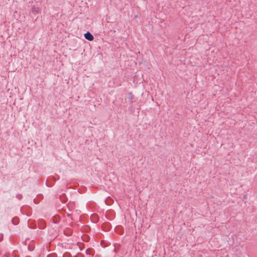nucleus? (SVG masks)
Returning a JSON list of instances; mask_svg holds the SVG:
<instances>
[{
    "instance_id": "nucleus-7",
    "label": "nucleus",
    "mask_w": 257,
    "mask_h": 257,
    "mask_svg": "<svg viewBox=\"0 0 257 257\" xmlns=\"http://www.w3.org/2000/svg\"><path fill=\"white\" fill-rule=\"evenodd\" d=\"M82 246V243H81V250H82V249H83Z\"/></svg>"
},
{
    "instance_id": "nucleus-9",
    "label": "nucleus",
    "mask_w": 257,
    "mask_h": 257,
    "mask_svg": "<svg viewBox=\"0 0 257 257\" xmlns=\"http://www.w3.org/2000/svg\"><path fill=\"white\" fill-rule=\"evenodd\" d=\"M14 219L12 220V221H13V223L15 224V223L14 222Z\"/></svg>"
},
{
    "instance_id": "nucleus-6",
    "label": "nucleus",
    "mask_w": 257,
    "mask_h": 257,
    "mask_svg": "<svg viewBox=\"0 0 257 257\" xmlns=\"http://www.w3.org/2000/svg\"><path fill=\"white\" fill-rule=\"evenodd\" d=\"M17 198H18L19 199H20L22 197V195H20V194H18L17 195Z\"/></svg>"
},
{
    "instance_id": "nucleus-8",
    "label": "nucleus",
    "mask_w": 257,
    "mask_h": 257,
    "mask_svg": "<svg viewBox=\"0 0 257 257\" xmlns=\"http://www.w3.org/2000/svg\"><path fill=\"white\" fill-rule=\"evenodd\" d=\"M246 198V195H244V196H243V198Z\"/></svg>"
},
{
    "instance_id": "nucleus-1",
    "label": "nucleus",
    "mask_w": 257,
    "mask_h": 257,
    "mask_svg": "<svg viewBox=\"0 0 257 257\" xmlns=\"http://www.w3.org/2000/svg\"><path fill=\"white\" fill-rule=\"evenodd\" d=\"M84 36L86 39L90 41H92L94 39L93 35L88 31L85 33Z\"/></svg>"
},
{
    "instance_id": "nucleus-5",
    "label": "nucleus",
    "mask_w": 257,
    "mask_h": 257,
    "mask_svg": "<svg viewBox=\"0 0 257 257\" xmlns=\"http://www.w3.org/2000/svg\"><path fill=\"white\" fill-rule=\"evenodd\" d=\"M127 98H128V99H130V100H131L133 99V95H132V94H131V93H130V94H128V97H127Z\"/></svg>"
},
{
    "instance_id": "nucleus-4",
    "label": "nucleus",
    "mask_w": 257,
    "mask_h": 257,
    "mask_svg": "<svg viewBox=\"0 0 257 257\" xmlns=\"http://www.w3.org/2000/svg\"><path fill=\"white\" fill-rule=\"evenodd\" d=\"M85 252L87 254L90 255L92 253V251L91 249L88 248L86 250Z\"/></svg>"
},
{
    "instance_id": "nucleus-3",
    "label": "nucleus",
    "mask_w": 257,
    "mask_h": 257,
    "mask_svg": "<svg viewBox=\"0 0 257 257\" xmlns=\"http://www.w3.org/2000/svg\"><path fill=\"white\" fill-rule=\"evenodd\" d=\"M32 12L33 13H38L39 12V9L38 8H33L32 9Z\"/></svg>"
},
{
    "instance_id": "nucleus-2",
    "label": "nucleus",
    "mask_w": 257,
    "mask_h": 257,
    "mask_svg": "<svg viewBox=\"0 0 257 257\" xmlns=\"http://www.w3.org/2000/svg\"><path fill=\"white\" fill-rule=\"evenodd\" d=\"M81 238L82 241L87 242V241H88L89 239H90V237L88 235H87L85 234H83L81 235Z\"/></svg>"
},
{
    "instance_id": "nucleus-10",
    "label": "nucleus",
    "mask_w": 257,
    "mask_h": 257,
    "mask_svg": "<svg viewBox=\"0 0 257 257\" xmlns=\"http://www.w3.org/2000/svg\"><path fill=\"white\" fill-rule=\"evenodd\" d=\"M81 231H83L82 227H81Z\"/></svg>"
}]
</instances>
